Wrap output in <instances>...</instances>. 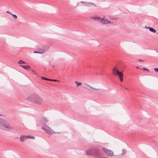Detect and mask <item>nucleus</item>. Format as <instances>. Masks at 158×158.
<instances>
[{
    "label": "nucleus",
    "mask_w": 158,
    "mask_h": 158,
    "mask_svg": "<svg viewBox=\"0 0 158 158\" xmlns=\"http://www.w3.org/2000/svg\"><path fill=\"white\" fill-rule=\"evenodd\" d=\"M93 148H91L90 149L85 151V153L86 155L90 156L93 155Z\"/></svg>",
    "instance_id": "7"
},
{
    "label": "nucleus",
    "mask_w": 158,
    "mask_h": 158,
    "mask_svg": "<svg viewBox=\"0 0 158 158\" xmlns=\"http://www.w3.org/2000/svg\"><path fill=\"white\" fill-rule=\"evenodd\" d=\"M42 129L48 134H53L55 133L52 129L46 125H43L42 127Z\"/></svg>",
    "instance_id": "4"
},
{
    "label": "nucleus",
    "mask_w": 158,
    "mask_h": 158,
    "mask_svg": "<svg viewBox=\"0 0 158 158\" xmlns=\"http://www.w3.org/2000/svg\"><path fill=\"white\" fill-rule=\"evenodd\" d=\"M93 155L99 157L102 155V153L98 148H93Z\"/></svg>",
    "instance_id": "5"
},
{
    "label": "nucleus",
    "mask_w": 158,
    "mask_h": 158,
    "mask_svg": "<svg viewBox=\"0 0 158 158\" xmlns=\"http://www.w3.org/2000/svg\"><path fill=\"white\" fill-rule=\"evenodd\" d=\"M47 80V81H58L57 80Z\"/></svg>",
    "instance_id": "21"
},
{
    "label": "nucleus",
    "mask_w": 158,
    "mask_h": 158,
    "mask_svg": "<svg viewBox=\"0 0 158 158\" xmlns=\"http://www.w3.org/2000/svg\"><path fill=\"white\" fill-rule=\"evenodd\" d=\"M145 28L148 29L150 31L153 32V33H156V30L154 29L153 28L150 27H146Z\"/></svg>",
    "instance_id": "11"
},
{
    "label": "nucleus",
    "mask_w": 158,
    "mask_h": 158,
    "mask_svg": "<svg viewBox=\"0 0 158 158\" xmlns=\"http://www.w3.org/2000/svg\"><path fill=\"white\" fill-rule=\"evenodd\" d=\"M143 69L144 70H145V71H147L148 72L149 71V70L148 69H147V68H143L142 69Z\"/></svg>",
    "instance_id": "22"
},
{
    "label": "nucleus",
    "mask_w": 158,
    "mask_h": 158,
    "mask_svg": "<svg viewBox=\"0 0 158 158\" xmlns=\"http://www.w3.org/2000/svg\"><path fill=\"white\" fill-rule=\"evenodd\" d=\"M125 89H127V90H129L128 89V88H126V87H125Z\"/></svg>",
    "instance_id": "29"
},
{
    "label": "nucleus",
    "mask_w": 158,
    "mask_h": 158,
    "mask_svg": "<svg viewBox=\"0 0 158 158\" xmlns=\"http://www.w3.org/2000/svg\"><path fill=\"white\" fill-rule=\"evenodd\" d=\"M91 19L97 21L101 23V24H106L112 23H111L107 19H106L104 18H102L97 16H92L91 17Z\"/></svg>",
    "instance_id": "2"
},
{
    "label": "nucleus",
    "mask_w": 158,
    "mask_h": 158,
    "mask_svg": "<svg viewBox=\"0 0 158 158\" xmlns=\"http://www.w3.org/2000/svg\"><path fill=\"white\" fill-rule=\"evenodd\" d=\"M26 136H26L27 138H31V139H34L35 138V137L32 136H29V135H26Z\"/></svg>",
    "instance_id": "18"
},
{
    "label": "nucleus",
    "mask_w": 158,
    "mask_h": 158,
    "mask_svg": "<svg viewBox=\"0 0 158 158\" xmlns=\"http://www.w3.org/2000/svg\"><path fill=\"white\" fill-rule=\"evenodd\" d=\"M123 153H122V154H123L124 153V152H125V153H126V150L124 149H123Z\"/></svg>",
    "instance_id": "24"
},
{
    "label": "nucleus",
    "mask_w": 158,
    "mask_h": 158,
    "mask_svg": "<svg viewBox=\"0 0 158 158\" xmlns=\"http://www.w3.org/2000/svg\"><path fill=\"white\" fill-rule=\"evenodd\" d=\"M139 61H141V62H144V60H139Z\"/></svg>",
    "instance_id": "26"
},
{
    "label": "nucleus",
    "mask_w": 158,
    "mask_h": 158,
    "mask_svg": "<svg viewBox=\"0 0 158 158\" xmlns=\"http://www.w3.org/2000/svg\"><path fill=\"white\" fill-rule=\"evenodd\" d=\"M10 126L9 124L4 119H0V128L4 129L5 128L9 129Z\"/></svg>",
    "instance_id": "3"
},
{
    "label": "nucleus",
    "mask_w": 158,
    "mask_h": 158,
    "mask_svg": "<svg viewBox=\"0 0 158 158\" xmlns=\"http://www.w3.org/2000/svg\"><path fill=\"white\" fill-rule=\"evenodd\" d=\"M26 136H26V135H21L19 137L20 140L21 141H24L25 139L26 138H27Z\"/></svg>",
    "instance_id": "13"
},
{
    "label": "nucleus",
    "mask_w": 158,
    "mask_h": 158,
    "mask_svg": "<svg viewBox=\"0 0 158 158\" xmlns=\"http://www.w3.org/2000/svg\"><path fill=\"white\" fill-rule=\"evenodd\" d=\"M102 150L106 155L108 156L111 157L113 156L114 153L111 150L107 149L104 148H102Z\"/></svg>",
    "instance_id": "6"
},
{
    "label": "nucleus",
    "mask_w": 158,
    "mask_h": 158,
    "mask_svg": "<svg viewBox=\"0 0 158 158\" xmlns=\"http://www.w3.org/2000/svg\"><path fill=\"white\" fill-rule=\"evenodd\" d=\"M136 69H139V67H136Z\"/></svg>",
    "instance_id": "30"
},
{
    "label": "nucleus",
    "mask_w": 158,
    "mask_h": 158,
    "mask_svg": "<svg viewBox=\"0 0 158 158\" xmlns=\"http://www.w3.org/2000/svg\"><path fill=\"white\" fill-rule=\"evenodd\" d=\"M20 66L26 70L28 69H30V67L29 65H20Z\"/></svg>",
    "instance_id": "14"
},
{
    "label": "nucleus",
    "mask_w": 158,
    "mask_h": 158,
    "mask_svg": "<svg viewBox=\"0 0 158 158\" xmlns=\"http://www.w3.org/2000/svg\"><path fill=\"white\" fill-rule=\"evenodd\" d=\"M119 71L116 67H114L112 69V73L113 75L116 76L117 75Z\"/></svg>",
    "instance_id": "8"
},
{
    "label": "nucleus",
    "mask_w": 158,
    "mask_h": 158,
    "mask_svg": "<svg viewBox=\"0 0 158 158\" xmlns=\"http://www.w3.org/2000/svg\"><path fill=\"white\" fill-rule=\"evenodd\" d=\"M6 12V13H8L9 14H10L11 15V14H12L10 12H9V11H7Z\"/></svg>",
    "instance_id": "27"
},
{
    "label": "nucleus",
    "mask_w": 158,
    "mask_h": 158,
    "mask_svg": "<svg viewBox=\"0 0 158 158\" xmlns=\"http://www.w3.org/2000/svg\"><path fill=\"white\" fill-rule=\"evenodd\" d=\"M18 63L20 64H26V63L23 61L22 60H20L18 61Z\"/></svg>",
    "instance_id": "17"
},
{
    "label": "nucleus",
    "mask_w": 158,
    "mask_h": 158,
    "mask_svg": "<svg viewBox=\"0 0 158 158\" xmlns=\"http://www.w3.org/2000/svg\"><path fill=\"white\" fill-rule=\"evenodd\" d=\"M48 121V120L44 117H42L40 119V122L43 125H45L46 123Z\"/></svg>",
    "instance_id": "9"
},
{
    "label": "nucleus",
    "mask_w": 158,
    "mask_h": 158,
    "mask_svg": "<svg viewBox=\"0 0 158 158\" xmlns=\"http://www.w3.org/2000/svg\"><path fill=\"white\" fill-rule=\"evenodd\" d=\"M117 75H118L119 77V79H123V75L121 72L119 71L117 74Z\"/></svg>",
    "instance_id": "10"
},
{
    "label": "nucleus",
    "mask_w": 158,
    "mask_h": 158,
    "mask_svg": "<svg viewBox=\"0 0 158 158\" xmlns=\"http://www.w3.org/2000/svg\"><path fill=\"white\" fill-rule=\"evenodd\" d=\"M81 3L86 6L92 5H94V3L91 2L87 3L85 2H81Z\"/></svg>",
    "instance_id": "12"
},
{
    "label": "nucleus",
    "mask_w": 158,
    "mask_h": 158,
    "mask_svg": "<svg viewBox=\"0 0 158 158\" xmlns=\"http://www.w3.org/2000/svg\"><path fill=\"white\" fill-rule=\"evenodd\" d=\"M154 69L156 72H158V68H154Z\"/></svg>",
    "instance_id": "23"
},
{
    "label": "nucleus",
    "mask_w": 158,
    "mask_h": 158,
    "mask_svg": "<svg viewBox=\"0 0 158 158\" xmlns=\"http://www.w3.org/2000/svg\"><path fill=\"white\" fill-rule=\"evenodd\" d=\"M29 101L34 103L40 105L42 102V99L36 94H33L28 96L27 99Z\"/></svg>",
    "instance_id": "1"
},
{
    "label": "nucleus",
    "mask_w": 158,
    "mask_h": 158,
    "mask_svg": "<svg viewBox=\"0 0 158 158\" xmlns=\"http://www.w3.org/2000/svg\"><path fill=\"white\" fill-rule=\"evenodd\" d=\"M46 50L45 49H43V50L41 52H36V51H35V52H34V53H38L42 54V53H44L46 52Z\"/></svg>",
    "instance_id": "15"
},
{
    "label": "nucleus",
    "mask_w": 158,
    "mask_h": 158,
    "mask_svg": "<svg viewBox=\"0 0 158 158\" xmlns=\"http://www.w3.org/2000/svg\"><path fill=\"white\" fill-rule=\"evenodd\" d=\"M120 81L121 82H123V80H120Z\"/></svg>",
    "instance_id": "28"
},
{
    "label": "nucleus",
    "mask_w": 158,
    "mask_h": 158,
    "mask_svg": "<svg viewBox=\"0 0 158 158\" xmlns=\"http://www.w3.org/2000/svg\"><path fill=\"white\" fill-rule=\"evenodd\" d=\"M75 83L77 84V86H79L81 85V83L80 82H78L77 81H75Z\"/></svg>",
    "instance_id": "19"
},
{
    "label": "nucleus",
    "mask_w": 158,
    "mask_h": 158,
    "mask_svg": "<svg viewBox=\"0 0 158 158\" xmlns=\"http://www.w3.org/2000/svg\"><path fill=\"white\" fill-rule=\"evenodd\" d=\"M86 85L88 86V87H89L91 89H92L94 90H100V89H96V88H93V87H92V86H91L89 85L88 84H86Z\"/></svg>",
    "instance_id": "16"
},
{
    "label": "nucleus",
    "mask_w": 158,
    "mask_h": 158,
    "mask_svg": "<svg viewBox=\"0 0 158 158\" xmlns=\"http://www.w3.org/2000/svg\"><path fill=\"white\" fill-rule=\"evenodd\" d=\"M41 79H48V78H46L44 77H41Z\"/></svg>",
    "instance_id": "25"
},
{
    "label": "nucleus",
    "mask_w": 158,
    "mask_h": 158,
    "mask_svg": "<svg viewBox=\"0 0 158 158\" xmlns=\"http://www.w3.org/2000/svg\"><path fill=\"white\" fill-rule=\"evenodd\" d=\"M11 15L13 17V18L15 19H17V16L15 15H13V14H11Z\"/></svg>",
    "instance_id": "20"
}]
</instances>
